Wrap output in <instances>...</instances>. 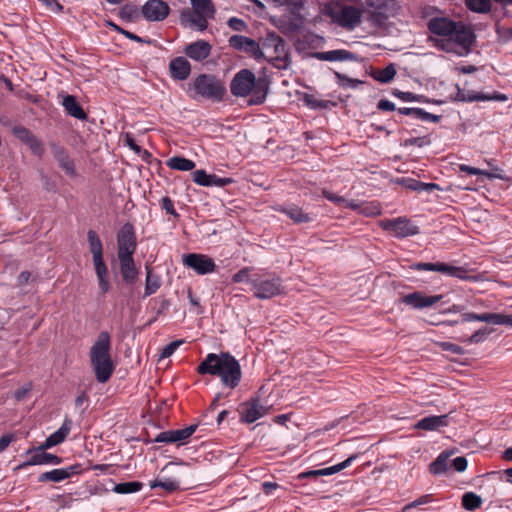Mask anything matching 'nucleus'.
Returning a JSON list of instances; mask_svg holds the SVG:
<instances>
[{
  "mask_svg": "<svg viewBox=\"0 0 512 512\" xmlns=\"http://www.w3.org/2000/svg\"><path fill=\"white\" fill-rule=\"evenodd\" d=\"M411 112L413 113V118L426 122H438L440 119V116L431 114L422 108H418L417 110Z\"/></svg>",
  "mask_w": 512,
  "mask_h": 512,
  "instance_id": "obj_42",
  "label": "nucleus"
},
{
  "mask_svg": "<svg viewBox=\"0 0 512 512\" xmlns=\"http://www.w3.org/2000/svg\"><path fill=\"white\" fill-rule=\"evenodd\" d=\"M448 425V416L447 415H432L428 417H424L417 421L415 424L416 429L425 430V431H435L440 427H444Z\"/></svg>",
  "mask_w": 512,
  "mask_h": 512,
  "instance_id": "obj_26",
  "label": "nucleus"
},
{
  "mask_svg": "<svg viewBox=\"0 0 512 512\" xmlns=\"http://www.w3.org/2000/svg\"><path fill=\"white\" fill-rule=\"evenodd\" d=\"M195 430H196L195 425H191L189 427H186V428L180 429V430H174L173 434H174L175 442H182V441L188 439L195 432Z\"/></svg>",
  "mask_w": 512,
  "mask_h": 512,
  "instance_id": "obj_43",
  "label": "nucleus"
},
{
  "mask_svg": "<svg viewBox=\"0 0 512 512\" xmlns=\"http://www.w3.org/2000/svg\"><path fill=\"white\" fill-rule=\"evenodd\" d=\"M161 207L164 209L168 214H171L175 217H178V213L174 209V205L172 200L169 197H163L161 199Z\"/></svg>",
  "mask_w": 512,
  "mask_h": 512,
  "instance_id": "obj_53",
  "label": "nucleus"
},
{
  "mask_svg": "<svg viewBox=\"0 0 512 512\" xmlns=\"http://www.w3.org/2000/svg\"><path fill=\"white\" fill-rule=\"evenodd\" d=\"M192 11L182 14V18L190 22L198 30L204 31L208 27V20L214 18L215 7L211 0H190Z\"/></svg>",
  "mask_w": 512,
  "mask_h": 512,
  "instance_id": "obj_8",
  "label": "nucleus"
},
{
  "mask_svg": "<svg viewBox=\"0 0 512 512\" xmlns=\"http://www.w3.org/2000/svg\"><path fill=\"white\" fill-rule=\"evenodd\" d=\"M269 47H274V54L276 58H279L284 54V41L279 36L272 35L266 39L264 48L267 49Z\"/></svg>",
  "mask_w": 512,
  "mask_h": 512,
  "instance_id": "obj_39",
  "label": "nucleus"
},
{
  "mask_svg": "<svg viewBox=\"0 0 512 512\" xmlns=\"http://www.w3.org/2000/svg\"><path fill=\"white\" fill-rule=\"evenodd\" d=\"M181 343H182V341H174V342H171L170 344L166 345L162 349L161 358L170 357L175 352V350L180 346Z\"/></svg>",
  "mask_w": 512,
  "mask_h": 512,
  "instance_id": "obj_54",
  "label": "nucleus"
},
{
  "mask_svg": "<svg viewBox=\"0 0 512 512\" xmlns=\"http://www.w3.org/2000/svg\"><path fill=\"white\" fill-rule=\"evenodd\" d=\"M443 298L442 295H425L422 292H413L403 297V303L415 309L431 307Z\"/></svg>",
  "mask_w": 512,
  "mask_h": 512,
  "instance_id": "obj_18",
  "label": "nucleus"
},
{
  "mask_svg": "<svg viewBox=\"0 0 512 512\" xmlns=\"http://www.w3.org/2000/svg\"><path fill=\"white\" fill-rule=\"evenodd\" d=\"M490 331L487 328H482L473 333L468 339L469 344L480 343L485 340Z\"/></svg>",
  "mask_w": 512,
  "mask_h": 512,
  "instance_id": "obj_46",
  "label": "nucleus"
},
{
  "mask_svg": "<svg viewBox=\"0 0 512 512\" xmlns=\"http://www.w3.org/2000/svg\"><path fill=\"white\" fill-rule=\"evenodd\" d=\"M506 99H507V97L502 94L488 95V94H483V93H479L472 98V100H477V101H489V100L505 101Z\"/></svg>",
  "mask_w": 512,
  "mask_h": 512,
  "instance_id": "obj_50",
  "label": "nucleus"
},
{
  "mask_svg": "<svg viewBox=\"0 0 512 512\" xmlns=\"http://www.w3.org/2000/svg\"><path fill=\"white\" fill-rule=\"evenodd\" d=\"M80 465H72L66 468L54 469L44 472L39 476V482H61L80 472Z\"/></svg>",
  "mask_w": 512,
  "mask_h": 512,
  "instance_id": "obj_20",
  "label": "nucleus"
},
{
  "mask_svg": "<svg viewBox=\"0 0 512 512\" xmlns=\"http://www.w3.org/2000/svg\"><path fill=\"white\" fill-rule=\"evenodd\" d=\"M250 283L254 296L261 300L270 299L285 292L282 278L274 274H255L251 277Z\"/></svg>",
  "mask_w": 512,
  "mask_h": 512,
  "instance_id": "obj_7",
  "label": "nucleus"
},
{
  "mask_svg": "<svg viewBox=\"0 0 512 512\" xmlns=\"http://www.w3.org/2000/svg\"><path fill=\"white\" fill-rule=\"evenodd\" d=\"M239 411L241 420L246 423H253L268 413V408L260 404L258 398L251 399L240 405Z\"/></svg>",
  "mask_w": 512,
  "mask_h": 512,
  "instance_id": "obj_16",
  "label": "nucleus"
},
{
  "mask_svg": "<svg viewBox=\"0 0 512 512\" xmlns=\"http://www.w3.org/2000/svg\"><path fill=\"white\" fill-rule=\"evenodd\" d=\"M211 49L212 47L207 41L198 40L189 44L184 52L189 58L195 61H203L210 55Z\"/></svg>",
  "mask_w": 512,
  "mask_h": 512,
  "instance_id": "obj_22",
  "label": "nucleus"
},
{
  "mask_svg": "<svg viewBox=\"0 0 512 512\" xmlns=\"http://www.w3.org/2000/svg\"><path fill=\"white\" fill-rule=\"evenodd\" d=\"M482 499L473 492H467L462 497V505L466 510L473 511L480 507Z\"/></svg>",
  "mask_w": 512,
  "mask_h": 512,
  "instance_id": "obj_38",
  "label": "nucleus"
},
{
  "mask_svg": "<svg viewBox=\"0 0 512 512\" xmlns=\"http://www.w3.org/2000/svg\"><path fill=\"white\" fill-rule=\"evenodd\" d=\"M395 183L405 187L406 189L417 191V192H432L439 190L438 184L435 183H424L410 177H400L395 180Z\"/></svg>",
  "mask_w": 512,
  "mask_h": 512,
  "instance_id": "obj_25",
  "label": "nucleus"
},
{
  "mask_svg": "<svg viewBox=\"0 0 512 512\" xmlns=\"http://www.w3.org/2000/svg\"><path fill=\"white\" fill-rule=\"evenodd\" d=\"M316 57L323 61H346L355 58L351 52L343 49L319 52Z\"/></svg>",
  "mask_w": 512,
  "mask_h": 512,
  "instance_id": "obj_30",
  "label": "nucleus"
},
{
  "mask_svg": "<svg viewBox=\"0 0 512 512\" xmlns=\"http://www.w3.org/2000/svg\"><path fill=\"white\" fill-rule=\"evenodd\" d=\"M13 134L22 143L27 145L33 154L41 157L44 154L43 143L27 128L23 126H16L13 128Z\"/></svg>",
  "mask_w": 512,
  "mask_h": 512,
  "instance_id": "obj_17",
  "label": "nucleus"
},
{
  "mask_svg": "<svg viewBox=\"0 0 512 512\" xmlns=\"http://www.w3.org/2000/svg\"><path fill=\"white\" fill-rule=\"evenodd\" d=\"M141 12L148 21H163L169 15L170 8L163 0H149L142 6Z\"/></svg>",
  "mask_w": 512,
  "mask_h": 512,
  "instance_id": "obj_15",
  "label": "nucleus"
},
{
  "mask_svg": "<svg viewBox=\"0 0 512 512\" xmlns=\"http://www.w3.org/2000/svg\"><path fill=\"white\" fill-rule=\"evenodd\" d=\"M209 182L210 186L224 187L231 184L233 180L231 178H220L215 174H210Z\"/></svg>",
  "mask_w": 512,
  "mask_h": 512,
  "instance_id": "obj_49",
  "label": "nucleus"
},
{
  "mask_svg": "<svg viewBox=\"0 0 512 512\" xmlns=\"http://www.w3.org/2000/svg\"><path fill=\"white\" fill-rule=\"evenodd\" d=\"M498 325L512 326V315L500 314Z\"/></svg>",
  "mask_w": 512,
  "mask_h": 512,
  "instance_id": "obj_64",
  "label": "nucleus"
},
{
  "mask_svg": "<svg viewBox=\"0 0 512 512\" xmlns=\"http://www.w3.org/2000/svg\"><path fill=\"white\" fill-rule=\"evenodd\" d=\"M229 45L232 48L245 51L255 58H268V55L261 49L260 45L251 38L242 35H233L229 39ZM273 57V55H269V58Z\"/></svg>",
  "mask_w": 512,
  "mask_h": 512,
  "instance_id": "obj_13",
  "label": "nucleus"
},
{
  "mask_svg": "<svg viewBox=\"0 0 512 512\" xmlns=\"http://www.w3.org/2000/svg\"><path fill=\"white\" fill-rule=\"evenodd\" d=\"M118 256L133 255L137 242L134 227L131 223H125L117 234Z\"/></svg>",
  "mask_w": 512,
  "mask_h": 512,
  "instance_id": "obj_10",
  "label": "nucleus"
},
{
  "mask_svg": "<svg viewBox=\"0 0 512 512\" xmlns=\"http://www.w3.org/2000/svg\"><path fill=\"white\" fill-rule=\"evenodd\" d=\"M90 365L99 383H106L112 376L115 365L111 356V336L101 331L89 351Z\"/></svg>",
  "mask_w": 512,
  "mask_h": 512,
  "instance_id": "obj_4",
  "label": "nucleus"
},
{
  "mask_svg": "<svg viewBox=\"0 0 512 512\" xmlns=\"http://www.w3.org/2000/svg\"><path fill=\"white\" fill-rule=\"evenodd\" d=\"M428 27L437 36L435 45L439 49L459 57L469 54L474 34L468 27L447 18H433Z\"/></svg>",
  "mask_w": 512,
  "mask_h": 512,
  "instance_id": "obj_1",
  "label": "nucleus"
},
{
  "mask_svg": "<svg viewBox=\"0 0 512 512\" xmlns=\"http://www.w3.org/2000/svg\"><path fill=\"white\" fill-rule=\"evenodd\" d=\"M156 441L158 442H169V443H174L175 442V439H174V434H173V431H166V432H162L158 435Z\"/></svg>",
  "mask_w": 512,
  "mask_h": 512,
  "instance_id": "obj_62",
  "label": "nucleus"
},
{
  "mask_svg": "<svg viewBox=\"0 0 512 512\" xmlns=\"http://www.w3.org/2000/svg\"><path fill=\"white\" fill-rule=\"evenodd\" d=\"M193 181L200 186H210V174H207L204 170H196L192 173Z\"/></svg>",
  "mask_w": 512,
  "mask_h": 512,
  "instance_id": "obj_44",
  "label": "nucleus"
},
{
  "mask_svg": "<svg viewBox=\"0 0 512 512\" xmlns=\"http://www.w3.org/2000/svg\"><path fill=\"white\" fill-rule=\"evenodd\" d=\"M32 383H26L23 387L17 389L14 393V397L17 401H22L32 390Z\"/></svg>",
  "mask_w": 512,
  "mask_h": 512,
  "instance_id": "obj_51",
  "label": "nucleus"
},
{
  "mask_svg": "<svg viewBox=\"0 0 512 512\" xmlns=\"http://www.w3.org/2000/svg\"><path fill=\"white\" fill-rule=\"evenodd\" d=\"M451 466L458 472H463L467 468V460L465 457H456L452 460Z\"/></svg>",
  "mask_w": 512,
  "mask_h": 512,
  "instance_id": "obj_55",
  "label": "nucleus"
},
{
  "mask_svg": "<svg viewBox=\"0 0 512 512\" xmlns=\"http://www.w3.org/2000/svg\"><path fill=\"white\" fill-rule=\"evenodd\" d=\"M363 10L353 6H342L338 11L331 10L330 16L340 26L353 29L361 23Z\"/></svg>",
  "mask_w": 512,
  "mask_h": 512,
  "instance_id": "obj_9",
  "label": "nucleus"
},
{
  "mask_svg": "<svg viewBox=\"0 0 512 512\" xmlns=\"http://www.w3.org/2000/svg\"><path fill=\"white\" fill-rule=\"evenodd\" d=\"M459 170L461 172H465L469 175H483L486 176L488 179H503L502 175L496 173V172H488L485 170H481L475 167L468 166L466 164H460Z\"/></svg>",
  "mask_w": 512,
  "mask_h": 512,
  "instance_id": "obj_37",
  "label": "nucleus"
},
{
  "mask_svg": "<svg viewBox=\"0 0 512 512\" xmlns=\"http://www.w3.org/2000/svg\"><path fill=\"white\" fill-rule=\"evenodd\" d=\"M62 105L65 111L74 118L85 120L87 118L83 108L79 105L76 98L72 95H66L63 98Z\"/></svg>",
  "mask_w": 512,
  "mask_h": 512,
  "instance_id": "obj_28",
  "label": "nucleus"
},
{
  "mask_svg": "<svg viewBox=\"0 0 512 512\" xmlns=\"http://www.w3.org/2000/svg\"><path fill=\"white\" fill-rule=\"evenodd\" d=\"M249 272H250L249 268L241 269L236 274H234V276L232 278V281L234 283H240V282L245 281V280H249L250 281L251 278H249Z\"/></svg>",
  "mask_w": 512,
  "mask_h": 512,
  "instance_id": "obj_57",
  "label": "nucleus"
},
{
  "mask_svg": "<svg viewBox=\"0 0 512 512\" xmlns=\"http://www.w3.org/2000/svg\"><path fill=\"white\" fill-rule=\"evenodd\" d=\"M386 231L396 237L405 238L419 233V228L406 217L386 220Z\"/></svg>",
  "mask_w": 512,
  "mask_h": 512,
  "instance_id": "obj_11",
  "label": "nucleus"
},
{
  "mask_svg": "<svg viewBox=\"0 0 512 512\" xmlns=\"http://www.w3.org/2000/svg\"><path fill=\"white\" fill-rule=\"evenodd\" d=\"M53 154L56 160L58 161L60 167L66 172V174L75 176V168L73 161L69 158L65 149L61 147H54Z\"/></svg>",
  "mask_w": 512,
  "mask_h": 512,
  "instance_id": "obj_29",
  "label": "nucleus"
},
{
  "mask_svg": "<svg viewBox=\"0 0 512 512\" xmlns=\"http://www.w3.org/2000/svg\"><path fill=\"white\" fill-rule=\"evenodd\" d=\"M43 2L47 8H49L51 11L54 12H61L63 9V6L57 1V0H40Z\"/></svg>",
  "mask_w": 512,
  "mask_h": 512,
  "instance_id": "obj_61",
  "label": "nucleus"
},
{
  "mask_svg": "<svg viewBox=\"0 0 512 512\" xmlns=\"http://www.w3.org/2000/svg\"><path fill=\"white\" fill-rule=\"evenodd\" d=\"M150 486L151 488L161 487L168 492H173L179 488V483L172 479L155 480Z\"/></svg>",
  "mask_w": 512,
  "mask_h": 512,
  "instance_id": "obj_41",
  "label": "nucleus"
},
{
  "mask_svg": "<svg viewBox=\"0 0 512 512\" xmlns=\"http://www.w3.org/2000/svg\"><path fill=\"white\" fill-rule=\"evenodd\" d=\"M19 268V263L16 260L8 261L3 268V273L13 275Z\"/></svg>",
  "mask_w": 512,
  "mask_h": 512,
  "instance_id": "obj_60",
  "label": "nucleus"
},
{
  "mask_svg": "<svg viewBox=\"0 0 512 512\" xmlns=\"http://www.w3.org/2000/svg\"><path fill=\"white\" fill-rule=\"evenodd\" d=\"M161 286V279L159 276L154 275L152 270L146 266V283H145V296H150L157 292Z\"/></svg>",
  "mask_w": 512,
  "mask_h": 512,
  "instance_id": "obj_33",
  "label": "nucleus"
},
{
  "mask_svg": "<svg viewBox=\"0 0 512 512\" xmlns=\"http://www.w3.org/2000/svg\"><path fill=\"white\" fill-rule=\"evenodd\" d=\"M142 483L138 481L123 482L116 484L113 491L117 494H130L141 490Z\"/></svg>",
  "mask_w": 512,
  "mask_h": 512,
  "instance_id": "obj_36",
  "label": "nucleus"
},
{
  "mask_svg": "<svg viewBox=\"0 0 512 512\" xmlns=\"http://www.w3.org/2000/svg\"><path fill=\"white\" fill-rule=\"evenodd\" d=\"M169 70L172 78L177 80H185L191 72V65L184 57H176L169 64Z\"/></svg>",
  "mask_w": 512,
  "mask_h": 512,
  "instance_id": "obj_24",
  "label": "nucleus"
},
{
  "mask_svg": "<svg viewBox=\"0 0 512 512\" xmlns=\"http://www.w3.org/2000/svg\"><path fill=\"white\" fill-rule=\"evenodd\" d=\"M285 214L296 223L308 222L310 220L308 214L297 206H291L284 210Z\"/></svg>",
  "mask_w": 512,
  "mask_h": 512,
  "instance_id": "obj_40",
  "label": "nucleus"
},
{
  "mask_svg": "<svg viewBox=\"0 0 512 512\" xmlns=\"http://www.w3.org/2000/svg\"><path fill=\"white\" fill-rule=\"evenodd\" d=\"M322 194L326 199H328L329 201H331L337 205H340V206H342V204L345 201V198L337 196L336 194H334L328 190H323Z\"/></svg>",
  "mask_w": 512,
  "mask_h": 512,
  "instance_id": "obj_59",
  "label": "nucleus"
},
{
  "mask_svg": "<svg viewBox=\"0 0 512 512\" xmlns=\"http://www.w3.org/2000/svg\"><path fill=\"white\" fill-rule=\"evenodd\" d=\"M367 11L371 15V20L381 25L383 23L384 15L382 9L384 8V0H366Z\"/></svg>",
  "mask_w": 512,
  "mask_h": 512,
  "instance_id": "obj_31",
  "label": "nucleus"
},
{
  "mask_svg": "<svg viewBox=\"0 0 512 512\" xmlns=\"http://www.w3.org/2000/svg\"><path fill=\"white\" fill-rule=\"evenodd\" d=\"M360 213L367 216L379 215L381 213V207L379 204L375 203H362Z\"/></svg>",
  "mask_w": 512,
  "mask_h": 512,
  "instance_id": "obj_45",
  "label": "nucleus"
},
{
  "mask_svg": "<svg viewBox=\"0 0 512 512\" xmlns=\"http://www.w3.org/2000/svg\"><path fill=\"white\" fill-rule=\"evenodd\" d=\"M32 277V274L31 272L29 271H22L18 276H17V279H16V285L18 287H23L25 285H27L30 281Z\"/></svg>",
  "mask_w": 512,
  "mask_h": 512,
  "instance_id": "obj_58",
  "label": "nucleus"
},
{
  "mask_svg": "<svg viewBox=\"0 0 512 512\" xmlns=\"http://www.w3.org/2000/svg\"><path fill=\"white\" fill-rule=\"evenodd\" d=\"M230 90L236 97L250 96L249 105H260L266 100L269 81L265 77L256 78L252 71L242 69L233 77Z\"/></svg>",
  "mask_w": 512,
  "mask_h": 512,
  "instance_id": "obj_3",
  "label": "nucleus"
},
{
  "mask_svg": "<svg viewBox=\"0 0 512 512\" xmlns=\"http://www.w3.org/2000/svg\"><path fill=\"white\" fill-rule=\"evenodd\" d=\"M228 25L234 31L242 32L247 30V24L240 18L231 17L228 20Z\"/></svg>",
  "mask_w": 512,
  "mask_h": 512,
  "instance_id": "obj_47",
  "label": "nucleus"
},
{
  "mask_svg": "<svg viewBox=\"0 0 512 512\" xmlns=\"http://www.w3.org/2000/svg\"><path fill=\"white\" fill-rule=\"evenodd\" d=\"M72 422L70 419H65L62 426L54 433H52L44 443L36 448L37 451H46L47 449L62 443L70 433Z\"/></svg>",
  "mask_w": 512,
  "mask_h": 512,
  "instance_id": "obj_21",
  "label": "nucleus"
},
{
  "mask_svg": "<svg viewBox=\"0 0 512 512\" xmlns=\"http://www.w3.org/2000/svg\"><path fill=\"white\" fill-rule=\"evenodd\" d=\"M183 263L200 275L211 273L215 270L214 260L204 254L191 253L183 257Z\"/></svg>",
  "mask_w": 512,
  "mask_h": 512,
  "instance_id": "obj_14",
  "label": "nucleus"
},
{
  "mask_svg": "<svg viewBox=\"0 0 512 512\" xmlns=\"http://www.w3.org/2000/svg\"><path fill=\"white\" fill-rule=\"evenodd\" d=\"M89 249L92 254L95 272L99 281V289L103 294L110 290L108 268L103 259V245L98 234L94 230L87 232Z\"/></svg>",
  "mask_w": 512,
  "mask_h": 512,
  "instance_id": "obj_6",
  "label": "nucleus"
},
{
  "mask_svg": "<svg viewBox=\"0 0 512 512\" xmlns=\"http://www.w3.org/2000/svg\"><path fill=\"white\" fill-rule=\"evenodd\" d=\"M450 467L449 454L443 452L430 464L429 469L433 475H440L448 471Z\"/></svg>",
  "mask_w": 512,
  "mask_h": 512,
  "instance_id": "obj_32",
  "label": "nucleus"
},
{
  "mask_svg": "<svg viewBox=\"0 0 512 512\" xmlns=\"http://www.w3.org/2000/svg\"><path fill=\"white\" fill-rule=\"evenodd\" d=\"M136 12L134 5L126 4L120 10V16L124 19L131 20L133 14Z\"/></svg>",
  "mask_w": 512,
  "mask_h": 512,
  "instance_id": "obj_56",
  "label": "nucleus"
},
{
  "mask_svg": "<svg viewBox=\"0 0 512 512\" xmlns=\"http://www.w3.org/2000/svg\"><path fill=\"white\" fill-rule=\"evenodd\" d=\"M14 437L12 434H5L0 438V452L4 451L9 444L13 441Z\"/></svg>",
  "mask_w": 512,
  "mask_h": 512,
  "instance_id": "obj_63",
  "label": "nucleus"
},
{
  "mask_svg": "<svg viewBox=\"0 0 512 512\" xmlns=\"http://www.w3.org/2000/svg\"><path fill=\"white\" fill-rule=\"evenodd\" d=\"M225 91L224 84L215 76L201 74L189 84L187 93L194 100L208 99L211 101H221Z\"/></svg>",
  "mask_w": 512,
  "mask_h": 512,
  "instance_id": "obj_5",
  "label": "nucleus"
},
{
  "mask_svg": "<svg viewBox=\"0 0 512 512\" xmlns=\"http://www.w3.org/2000/svg\"><path fill=\"white\" fill-rule=\"evenodd\" d=\"M465 5L476 13H489L492 9L491 0H465Z\"/></svg>",
  "mask_w": 512,
  "mask_h": 512,
  "instance_id": "obj_35",
  "label": "nucleus"
},
{
  "mask_svg": "<svg viewBox=\"0 0 512 512\" xmlns=\"http://www.w3.org/2000/svg\"><path fill=\"white\" fill-rule=\"evenodd\" d=\"M432 498H431V495H423L421 496L420 498L416 499L415 501L407 504L404 508H403V511L402 512H408L411 508L413 507H417L419 505H424V504H427L429 502H431Z\"/></svg>",
  "mask_w": 512,
  "mask_h": 512,
  "instance_id": "obj_48",
  "label": "nucleus"
},
{
  "mask_svg": "<svg viewBox=\"0 0 512 512\" xmlns=\"http://www.w3.org/2000/svg\"><path fill=\"white\" fill-rule=\"evenodd\" d=\"M415 269L422 271H434L439 272L443 275L454 277L458 279H466L467 271L460 266H454L449 263L437 262V263H417Z\"/></svg>",
  "mask_w": 512,
  "mask_h": 512,
  "instance_id": "obj_12",
  "label": "nucleus"
},
{
  "mask_svg": "<svg viewBox=\"0 0 512 512\" xmlns=\"http://www.w3.org/2000/svg\"><path fill=\"white\" fill-rule=\"evenodd\" d=\"M500 313H482L479 314V321L498 325Z\"/></svg>",
  "mask_w": 512,
  "mask_h": 512,
  "instance_id": "obj_52",
  "label": "nucleus"
},
{
  "mask_svg": "<svg viewBox=\"0 0 512 512\" xmlns=\"http://www.w3.org/2000/svg\"><path fill=\"white\" fill-rule=\"evenodd\" d=\"M33 452H36L34 453L31 458L29 460H27L26 462H23L21 464H19L15 470H20V469H23L27 466H32V465H42V464H55V465H58L61 463V458L56 456V455H53V454H50V453H46L45 451H37L36 448L35 449H30L27 451V454H30V453H33Z\"/></svg>",
  "mask_w": 512,
  "mask_h": 512,
  "instance_id": "obj_19",
  "label": "nucleus"
},
{
  "mask_svg": "<svg viewBox=\"0 0 512 512\" xmlns=\"http://www.w3.org/2000/svg\"><path fill=\"white\" fill-rule=\"evenodd\" d=\"M353 459H354V457L351 456V457L347 458L345 461H343V462H341V463H339L337 465L328 467V468H323V469H319V470H310V471L302 472V473H300L298 475V478L299 479H305V478H311V477L332 475V474L340 472L344 468L348 467Z\"/></svg>",
  "mask_w": 512,
  "mask_h": 512,
  "instance_id": "obj_27",
  "label": "nucleus"
},
{
  "mask_svg": "<svg viewBox=\"0 0 512 512\" xmlns=\"http://www.w3.org/2000/svg\"><path fill=\"white\" fill-rule=\"evenodd\" d=\"M197 372L219 376L222 383L231 389L238 386L242 375L239 362L228 353L208 354L199 364Z\"/></svg>",
  "mask_w": 512,
  "mask_h": 512,
  "instance_id": "obj_2",
  "label": "nucleus"
},
{
  "mask_svg": "<svg viewBox=\"0 0 512 512\" xmlns=\"http://www.w3.org/2000/svg\"><path fill=\"white\" fill-rule=\"evenodd\" d=\"M167 166L174 170L191 171L195 168V163L184 157H172L167 161Z\"/></svg>",
  "mask_w": 512,
  "mask_h": 512,
  "instance_id": "obj_34",
  "label": "nucleus"
},
{
  "mask_svg": "<svg viewBox=\"0 0 512 512\" xmlns=\"http://www.w3.org/2000/svg\"><path fill=\"white\" fill-rule=\"evenodd\" d=\"M122 278L127 283H134L138 277L133 255L118 256Z\"/></svg>",
  "mask_w": 512,
  "mask_h": 512,
  "instance_id": "obj_23",
  "label": "nucleus"
}]
</instances>
